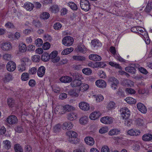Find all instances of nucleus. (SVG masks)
I'll use <instances>...</instances> for the list:
<instances>
[{
	"label": "nucleus",
	"mask_w": 152,
	"mask_h": 152,
	"mask_svg": "<svg viewBox=\"0 0 152 152\" xmlns=\"http://www.w3.org/2000/svg\"><path fill=\"white\" fill-rule=\"evenodd\" d=\"M126 102L130 104H134L136 102V100L132 97H128L126 98Z\"/></svg>",
	"instance_id": "bb28decb"
},
{
	"label": "nucleus",
	"mask_w": 152,
	"mask_h": 152,
	"mask_svg": "<svg viewBox=\"0 0 152 152\" xmlns=\"http://www.w3.org/2000/svg\"><path fill=\"white\" fill-rule=\"evenodd\" d=\"M68 94L69 95L71 96L72 97H77L78 96V94L76 92L75 90H70L68 91Z\"/></svg>",
	"instance_id": "a18cd8bd"
},
{
	"label": "nucleus",
	"mask_w": 152,
	"mask_h": 152,
	"mask_svg": "<svg viewBox=\"0 0 152 152\" xmlns=\"http://www.w3.org/2000/svg\"><path fill=\"white\" fill-rule=\"evenodd\" d=\"M126 71L132 74H134L136 71L135 68L133 67L128 66L125 68Z\"/></svg>",
	"instance_id": "72a5a7b5"
},
{
	"label": "nucleus",
	"mask_w": 152,
	"mask_h": 152,
	"mask_svg": "<svg viewBox=\"0 0 152 152\" xmlns=\"http://www.w3.org/2000/svg\"><path fill=\"white\" fill-rule=\"evenodd\" d=\"M108 81L110 83V84H119V82L118 80L114 77H110L108 79Z\"/></svg>",
	"instance_id": "ea45409f"
},
{
	"label": "nucleus",
	"mask_w": 152,
	"mask_h": 152,
	"mask_svg": "<svg viewBox=\"0 0 152 152\" xmlns=\"http://www.w3.org/2000/svg\"><path fill=\"white\" fill-rule=\"evenodd\" d=\"M81 87L80 88V90L85 91L88 89L89 88L88 85L86 83H81L80 85Z\"/></svg>",
	"instance_id": "49530a36"
},
{
	"label": "nucleus",
	"mask_w": 152,
	"mask_h": 152,
	"mask_svg": "<svg viewBox=\"0 0 152 152\" xmlns=\"http://www.w3.org/2000/svg\"><path fill=\"white\" fill-rule=\"evenodd\" d=\"M80 5L81 8L85 11H88L90 9L89 2L87 0H81Z\"/></svg>",
	"instance_id": "f03ea898"
},
{
	"label": "nucleus",
	"mask_w": 152,
	"mask_h": 152,
	"mask_svg": "<svg viewBox=\"0 0 152 152\" xmlns=\"http://www.w3.org/2000/svg\"><path fill=\"white\" fill-rule=\"evenodd\" d=\"M73 126L72 123L70 122H66L63 124L62 128L63 129L68 130L72 129Z\"/></svg>",
	"instance_id": "a211bd4d"
},
{
	"label": "nucleus",
	"mask_w": 152,
	"mask_h": 152,
	"mask_svg": "<svg viewBox=\"0 0 152 152\" xmlns=\"http://www.w3.org/2000/svg\"><path fill=\"white\" fill-rule=\"evenodd\" d=\"M7 103L10 107H12L14 105L15 101L12 98H9L7 99Z\"/></svg>",
	"instance_id": "c03bdc74"
},
{
	"label": "nucleus",
	"mask_w": 152,
	"mask_h": 152,
	"mask_svg": "<svg viewBox=\"0 0 152 152\" xmlns=\"http://www.w3.org/2000/svg\"><path fill=\"white\" fill-rule=\"evenodd\" d=\"M15 152H23V149L21 146L18 144H17L14 146Z\"/></svg>",
	"instance_id": "2f4dec72"
},
{
	"label": "nucleus",
	"mask_w": 152,
	"mask_h": 152,
	"mask_svg": "<svg viewBox=\"0 0 152 152\" xmlns=\"http://www.w3.org/2000/svg\"><path fill=\"white\" fill-rule=\"evenodd\" d=\"M127 133L130 135L137 136L140 135L141 132L139 130L131 129L129 130Z\"/></svg>",
	"instance_id": "f3484780"
},
{
	"label": "nucleus",
	"mask_w": 152,
	"mask_h": 152,
	"mask_svg": "<svg viewBox=\"0 0 152 152\" xmlns=\"http://www.w3.org/2000/svg\"><path fill=\"white\" fill-rule=\"evenodd\" d=\"M19 48L20 51L22 53L25 52L27 50L26 45L23 43L20 44L19 46Z\"/></svg>",
	"instance_id": "393cba45"
},
{
	"label": "nucleus",
	"mask_w": 152,
	"mask_h": 152,
	"mask_svg": "<svg viewBox=\"0 0 152 152\" xmlns=\"http://www.w3.org/2000/svg\"><path fill=\"white\" fill-rule=\"evenodd\" d=\"M45 69L43 66H41L37 70L38 75L40 77H42L44 75Z\"/></svg>",
	"instance_id": "ddd939ff"
},
{
	"label": "nucleus",
	"mask_w": 152,
	"mask_h": 152,
	"mask_svg": "<svg viewBox=\"0 0 152 152\" xmlns=\"http://www.w3.org/2000/svg\"><path fill=\"white\" fill-rule=\"evenodd\" d=\"M40 59V56L38 55H35L32 57V61L35 62L39 61Z\"/></svg>",
	"instance_id": "680f3d73"
},
{
	"label": "nucleus",
	"mask_w": 152,
	"mask_h": 152,
	"mask_svg": "<svg viewBox=\"0 0 152 152\" xmlns=\"http://www.w3.org/2000/svg\"><path fill=\"white\" fill-rule=\"evenodd\" d=\"M79 106L80 109L85 111L88 110L90 108L89 104L85 102H80L79 104Z\"/></svg>",
	"instance_id": "9d476101"
},
{
	"label": "nucleus",
	"mask_w": 152,
	"mask_h": 152,
	"mask_svg": "<svg viewBox=\"0 0 152 152\" xmlns=\"http://www.w3.org/2000/svg\"><path fill=\"white\" fill-rule=\"evenodd\" d=\"M135 124L136 126H143L145 124V122L143 120L138 118L135 121Z\"/></svg>",
	"instance_id": "5701e85b"
},
{
	"label": "nucleus",
	"mask_w": 152,
	"mask_h": 152,
	"mask_svg": "<svg viewBox=\"0 0 152 152\" xmlns=\"http://www.w3.org/2000/svg\"><path fill=\"white\" fill-rule=\"evenodd\" d=\"M76 137H70L68 138L67 140L72 143L76 144L77 141L75 140Z\"/></svg>",
	"instance_id": "6e6d98bb"
},
{
	"label": "nucleus",
	"mask_w": 152,
	"mask_h": 152,
	"mask_svg": "<svg viewBox=\"0 0 152 152\" xmlns=\"http://www.w3.org/2000/svg\"><path fill=\"white\" fill-rule=\"evenodd\" d=\"M72 58L75 60L80 61H83L85 60V58L84 57L80 56H74Z\"/></svg>",
	"instance_id": "a19ab883"
},
{
	"label": "nucleus",
	"mask_w": 152,
	"mask_h": 152,
	"mask_svg": "<svg viewBox=\"0 0 152 152\" xmlns=\"http://www.w3.org/2000/svg\"><path fill=\"white\" fill-rule=\"evenodd\" d=\"M50 17V14L46 12H43L40 15V18L41 19H48Z\"/></svg>",
	"instance_id": "f704fd0d"
},
{
	"label": "nucleus",
	"mask_w": 152,
	"mask_h": 152,
	"mask_svg": "<svg viewBox=\"0 0 152 152\" xmlns=\"http://www.w3.org/2000/svg\"><path fill=\"white\" fill-rule=\"evenodd\" d=\"M4 78L7 81H8L12 80V76L9 74L7 73L5 75Z\"/></svg>",
	"instance_id": "0e129e2a"
},
{
	"label": "nucleus",
	"mask_w": 152,
	"mask_h": 152,
	"mask_svg": "<svg viewBox=\"0 0 152 152\" xmlns=\"http://www.w3.org/2000/svg\"><path fill=\"white\" fill-rule=\"evenodd\" d=\"M67 5L72 10H76L77 9V7L76 4L73 2H69L67 3Z\"/></svg>",
	"instance_id": "cd10ccee"
},
{
	"label": "nucleus",
	"mask_w": 152,
	"mask_h": 152,
	"mask_svg": "<svg viewBox=\"0 0 152 152\" xmlns=\"http://www.w3.org/2000/svg\"><path fill=\"white\" fill-rule=\"evenodd\" d=\"M42 41L40 39L38 38L35 41V44L37 47H39L42 44Z\"/></svg>",
	"instance_id": "3c124183"
},
{
	"label": "nucleus",
	"mask_w": 152,
	"mask_h": 152,
	"mask_svg": "<svg viewBox=\"0 0 152 152\" xmlns=\"http://www.w3.org/2000/svg\"><path fill=\"white\" fill-rule=\"evenodd\" d=\"M50 46V44L49 42H46L43 44L42 48L43 49L47 50L49 49Z\"/></svg>",
	"instance_id": "bf43d9fd"
},
{
	"label": "nucleus",
	"mask_w": 152,
	"mask_h": 152,
	"mask_svg": "<svg viewBox=\"0 0 152 152\" xmlns=\"http://www.w3.org/2000/svg\"><path fill=\"white\" fill-rule=\"evenodd\" d=\"M101 115L99 112H94L90 115L89 117L91 119L95 120L99 118Z\"/></svg>",
	"instance_id": "4468645a"
},
{
	"label": "nucleus",
	"mask_w": 152,
	"mask_h": 152,
	"mask_svg": "<svg viewBox=\"0 0 152 152\" xmlns=\"http://www.w3.org/2000/svg\"><path fill=\"white\" fill-rule=\"evenodd\" d=\"M6 67L8 71L10 72H12L15 69L16 67V65L14 62L10 61L7 63Z\"/></svg>",
	"instance_id": "0eeeda50"
},
{
	"label": "nucleus",
	"mask_w": 152,
	"mask_h": 152,
	"mask_svg": "<svg viewBox=\"0 0 152 152\" xmlns=\"http://www.w3.org/2000/svg\"><path fill=\"white\" fill-rule=\"evenodd\" d=\"M77 117L76 113L72 112L67 114V118L68 120L72 121L76 119Z\"/></svg>",
	"instance_id": "aec40b11"
},
{
	"label": "nucleus",
	"mask_w": 152,
	"mask_h": 152,
	"mask_svg": "<svg viewBox=\"0 0 152 152\" xmlns=\"http://www.w3.org/2000/svg\"><path fill=\"white\" fill-rule=\"evenodd\" d=\"M152 9V2H148L147 5L145 8L144 11L146 13L150 12Z\"/></svg>",
	"instance_id": "a878e982"
},
{
	"label": "nucleus",
	"mask_w": 152,
	"mask_h": 152,
	"mask_svg": "<svg viewBox=\"0 0 152 152\" xmlns=\"http://www.w3.org/2000/svg\"><path fill=\"white\" fill-rule=\"evenodd\" d=\"M91 43L92 46L94 47L101 46L102 45L101 43L99 42V40H96L95 39L92 40L91 42Z\"/></svg>",
	"instance_id": "4c0bfd02"
},
{
	"label": "nucleus",
	"mask_w": 152,
	"mask_h": 152,
	"mask_svg": "<svg viewBox=\"0 0 152 152\" xmlns=\"http://www.w3.org/2000/svg\"><path fill=\"white\" fill-rule=\"evenodd\" d=\"M66 134L69 137H77V134L76 132L73 131H69L66 132Z\"/></svg>",
	"instance_id": "37998d69"
},
{
	"label": "nucleus",
	"mask_w": 152,
	"mask_h": 152,
	"mask_svg": "<svg viewBox=\"0 0 152 152\" xmlns=\"http://www.w3.org/2000/svg\"><path fill=\"white\" fill-rule=\"evenodd\" d=\"M88 119V117L87 116H83L80 118V123L82 125H85L87 123Z\"/></svg>",
	"instance_id": "b1692460"
},
{
	"label": "nucleus",
	"mask_w": 152,
	"mask_h": 152,
	"mask_svg": "<svg viewBox=\"0 0 152 152\" xmlns=\"http://www.w3.org/2000/svg\"><path fill=\"white\" fill-rule=\"evenodd\" d=\"M85 141L87 145L90 146L93 145L94 143V139L91 137H86L85 139Z\"/></svg>",
	"instance_id": "2eb2a0df"
},
{
	"label": "nucleus",
	"mask_w": 152,
	"mask_h": 152,
	"mask_svg": "<svg viewBox=\"0 0 152 152\" xmlns=\"http://www.w3.org/2000/svg\"><path fill=\"white\" fill-rule=\"evenodd\" d=\"M60 80L62 83H68L71 82L72 80V78L71 77L66 76L61 77Z\"/></svg>",
	"instance_id": "dca6fc26"
},
{
	"label": "nucleus",
	"mask_w": 152,
	"mask_h": 152,
	"mask_svg": "<svg viewBox=\"0 0 152 152\" xmlns=\"http://www.w3.org/2000/svg\"><path fill=\"white\" fill-rule=\"evenodd\" d=\"M52 88L53 91L56 93H59L60 91V88L58 86H53Z\"/></svg>",
	"instance_id": "052dcab7"
},
{
	"label": "nucleus",
	"mask_w": 152,
	"mask_h": 152,
	"mask_svg": "<svg viewBox=\"0 0 152 152\" xmlns=\"http://www.w3.org/2000/svg\"><path fill=\"white\" fill-rule=\"evenodd\" d=\"M137 107L138 110L141 113H145L147 112V109L145 106L142 103H138L137 104Z\"/></svg>",
	"instance_id": "9b49d317"
},
{
	"label": "nucleus",
	"mask_w": 152,
	"mask_h": 152,
	"mask_svg": "<svg viewBox=\"0 0 152 152\" xmlns=\"http://www.w3.org/2000/svg\"><path fill=\"white\" fill-rule=\"evenodd\" d=\"M121 114L123 118L124 119L129 118L130 115V112L126 107L124 108Z\"/></svg>",
	"instance_id": "1a4fd4ad"
},
{
	"label": "nucleus",
	"mask_w": 152,
	"mask_h": 152,
	"mask_svg": "<svg viewBox=\"0 0 152 152\" xmlns=\"http://www.w3.org/2000/svg\"><path fill=\"white\" fill-rule=\"evenodd\" d=\"M96 67H100L101 68L104 67L106 65V64L103 62H97L96 63Z\"/></svg>",
	"instance_id": "4d7b16f0"
},
{
	"label": "nucleus",
	"mask_w": 152,
	"mask_h": 152,
	"mask_svg": "<svg viewBox=\"0 0 152 152\" xmlns=\"http://www.w3.org/2000/svg\"><path fill=\"white\" fill-rule=\"evenodd\" d=\"M88 58L90 59L95 61H100L102 59V58L100 56L94 54L90 55Z\"/></svg>",
	"instance_id": "f8f14e48"
},
{
	"label": "nucleus",
	"mask_w": 152,
	"mask_h": 152,
	"mask_svg": "<svg viewBox=\"0 0 152 152\" xmlns=\"http://www.w3.org/2000/svg\"><path fill=\"white\" fill-rule=\"evenodd\" d=\"M95 84L98 87L103 88L106 87L107 85L106 82L101 79L97 80L95 82Z\"/></svg>",
	"instance_id": "6e6552de"
},
{
	"label": "nucleus",
	"mask_w": 152,
	"mask_h": 152,
	"mask_svg": "<svg viewBox=\"0 0 152 152\" xmlns=\"http://www.w3.org/2000/svg\"><path fill=\"white\" fill-rule=\"evenodd\" d=\"M124 124L127 126H130L132 124L131 120L129 118L125 119Z\"/></svg>",
	"instance_id": "e2e57ef3"
},
{
	"label": "nucleus",
	"mask_w": 152,
	"mask_h": 152,
	"mask_svg": "<svg viewBox=\"0 0 152 152\" xmlns=\"http://www.w3.org/2000/svg\"><path fill=\"white\" fill-rule=\"evenodd\" d=\"M53 27L55 29L58 30L61 28V25L60 23H57L54 24Z\"/></svg>",
	"instance_id": "69168bd1"
},
{
	"label": "nucleus",
	"mask_w": 152,
	"mask_h": 152,
	"mask_svg": "<svg viewBox=\"0 0 152 152\" xmlns=\"http://www.w3.org/2000/svg\"><path fill=\"white\" fill-rule=\"evenodd\" d=\"M142 139L145 141H149L152 140V134L149 133L145 134L142 136Z\"/></svg>",
	"instance_id": "6ab92c4d"
},
{
	"label": "nucleus",
	"mask_w": 152,
	"mask_h": 152,
	"mask_svg": "<svg viewBox=\"0 0 152 152\" xmlns=\"http://www.w3.org/2000/svg\"><path fill=\"white\" fill-rule=\"evenodd\" d=\"M120 132V130L117 129H114L110 130L108 132L109 135L112 136L118 134Z\"/></svg>",
	"instance_id": "7c9ffc66"
},
{
	"label": "nucleus",
	"mask_w": 152,
	"mask_h": 152,
	"mask_svg": "<svg viewBox=\"0 0 152 152\" xmlns=\"http://www.w3.org/2000/svg\"><path fill=\"white\" fill-rule=\"evenodd\" d=\"M113 118L111 117L105 116L102 118L100 121L103 123L105 124H110L113 122Z\"/></svg>",
	"instance_id": "423d86ee"
},
{
	"label": "nucleus",
	"mask_w": 152,
	"mask_h": 152,
	"mask_svg": "<svg viewBox=\"0 0 152 152\" xmlns=\"http://www.w3.org/2000/svg\"><path fill=\"white\" fill-rule=\"evenodd\" d=\"M73 50V48L72 47L66 48L62 51L61 54L62 55H67L71 53Z\"/></svg>",
	"instance_id": "c85d7f7f"
},
{
	"label": "nucleus",
	"mask_w": 152,
	"mask_h": 152,
	"mask_svg": "<svg viewBox=\"0 0 152 152\" xmlns=\"http://www.w3.org/2000/svg\"><path fill=\"white\" fill-rule=\"evenodd\" d=\"M77 50L80 53H86V48L84 45H81L77 46Z\"/></svg>",
	"instance_id": "e433bc0d"
},
{
	"label": "nucleus",
	"mask_w": 152,
	"mask_h": 152,
	"mask_svg": "<svg viewBox=\"0 0 152 152\" xmlns=\"http://www.w3.org/2000/svg\"><path fill=\"white\" fill-rule=\"evenodd\" d=\"M50 10L53 13H56L59 11V8L57 5H54L50 7Z\"/></svg>",
	"instance_id": "473e14b6"
},
{
	"label": "nucleus",
	"mask_w": 152,
	"mask_h": 152,
	"mask_svg": "<svg viewBox=\"0 0 152 152\" xmlns=\"http://www.w3.org/2000/svg\"><path fill=\"white\" fill-rule=\"evenodd\" d=\"M33 25L36 27H40L42 25L39 20H33Z\"/></svg>",
	"instance_id": "8fccbe9b"
},
{
	"label": "nucleus",
	"mask_w": 152,
	"mask_h": 152,
	"mask_svg": "<svg viewBox=\"0 0 152 152\" xmlns=\"http://www.w3.org/2000/svg\"><path fill=\"white\" fill-rule=\"evenodd\" d=\"M36 84V83L35 80L33 79L30 80L28 82V84L29 86L31 87H33L35 86Z\"/></svg>",
	"instance_id": "338daca9"
},
{
	"label": "nucleus",
	"mask_w": 152,
	"mask_h": 152,
	"mask_svg": "<svg viewBox=\"0 0 152 152\" xmlns=\"http://www.w3.org/2000/svg\"><path fill=\"white\" fill-rule=\"evenodd\" d=\"M63 108L64 110L68 112L72 111L75 109V108L73 106L69 105H66L63 107Z\"/></svg>",
	"instance_id": "58836bf2"
},
{
	"label": "nucleus",
	"mask_w": 152,
	"mask_h": 152,
	"mask_svg": "<svg viewBox=\"0 0 152 152\" xmlns=\"http://www.w3.org/2000/svg\"><path fill=\"white\" fill-rule=\"evenodd\" d=\"M50 59L49 54L47 53H44L41 57L42 60L45 61H48Z\"/></svg>",
	"instance_id": "c9c22d12"
},
{
	"label": "nucleus",
	"mask_w": 152,
	"mask_h": 152,
	"mask_svg": "<svg viewBox=\"0 0 152 152\" xmlns=\"http://www.w3.org/2000/svg\"><path fill=\"white\" fill-rule=\"evenodd\" d=\"M115 106V103L113 102H110L107 105V108L108 110H110L114 108Z\"/></svg>",
	"instance_id": "603ef678"
},
{
	"label": "nucleus",
	"mask_w": 152,
	"mask_h": 152,
	"mask_svg": "<svg viewBox=\"0 0 152 152\" xmlns=\"http://www.w3.org/2000/svg\"><path fill=\"white\" fill-rule=\"evenodd\" d=\"M3 147L7 150L10 149L11 147V143L8 140H4L3 142Z\"/></svg>",
	"instance_id": "4be33fe9"
},
{
	"label": "nucleus",
	"mask_w": 152,
	"mask_h": 152,
	"mask_svg": "<svg viewBox=\"0 0 152 152\" xmlns=\"http://www.w3.org/2000/svg\"><path fill=\"white\" fill-rule=\"evenodd\" d=\"M108 64L112 66H114L115 67L118 68L119 69H121V67L118 64H115L112 61L109 62Z\"/></svg>",
	"instance_id": "5fc2aeb1"
},
{
	"label": "nucleus",
	"mask_w": 152,
	"mask_h": 152,
	"mask_svg": "<svg viewBox=\"0 0 152 152\" xmlns=\"http://www.w3.org/2000/svg\"><path fill=\"white\" fill-rule=\"evenodd\" d=\"M61 126L59 124H58L55 126L53 128V131L56 133L59 132L61 130Z\"/></svg>",
	"instance_id": "09e8293b"
},
{
	"label": "nucleus",
	"mask_w": 152,
	"mask_h": 152,
	"mask_svg": "<svg viewBox=\"0 0 152 152\" xmlns=\"http://www.w3.org/2000/svg\"><path fill=\"white\" fill-rule=\"evenodd\" d=\"M57 53L56 51H53L49 55L50 58L52 60V61L53 63L57 62L60 60V58L57 56Z\"/></svg>",
	"instance_id": "20e7f679"
},
{
	"label": "nucleus",
	"mask_w": 152,
	"mask_h": 152,
	"mask_svg": "<svg viewBox=\"0 0 152 152\" xmlns=\"http://www.w3.org/2000/svg\"><path fill=\"white\" fill-rule=\"evenodd\" d=\"M1 48L4 51H8L11 50L12 46L10 42H7L2 43L1 45Z\"/></svg>",
	"instance_id": "7ed1b4c3"
},
{
	"label": "nucleus",
	"mask_w": 152,
	"mask_h": 152,
	"mask_svg": "<svg viewBox=\"0 0 152 152\" xmlns=\"http://www.w3.org/2000/svg\"><path fill=\"white\" fill-rule=\"evenodd\" d=\"M7 122L10 125L16 124L18 121V119L15 115H12L8 117L7 119Z\"/></svg>",
	"instance_id": "39448f33"
},
{
	"label": "nucleus",
	"mask_w": 152,
	"mask_h": 152,
	"mask_svg": "<svg viewBox=\"0 0 152 152\" xmlns=\"http://www.w3.org/2000/svg\"><path fill=\"white\" fill-rule=\"evenodd\" d=\"M24 7L27 10L31 11L33 9L34 6L29 2H26L24 4Z\"/></svg>",
	"instance_id": "412c9836"
},
{
	"label": "nucleus",
	"mask_w": 152,
	"mask_h": 152,
	"mask_svg": "<svg viewBox=\"0 0 152 152\" xmlns=\"http://www.w3.org/2000/svg\"><path fill=\"white\" fill-rule=\"evenodd\" d=\"M102 152H110V149L108 146H104L101 149Z\"/></svg>",
	"instance_id": "774afa93"
},
{
	"label": "nucleus",
	"mask_w": 152,
	"mask_h": 152,
	"mask_svg": "<svg viewBox=\"0 0 152 152\" xmlns=\"http://www.w3.org/2000/svg\"><path fill=\"white\" fill-rule=\"evenodd\" d=\"M21 79L23 81H26L28 80L29 76L28 74L27 73H23L21 75Z\"/></svg>",
	"instance_id": "de8ad7c7"
},
{
	"label": "nucleus",
	"mask_w": 152,
	"mask_h": 152,
	"mask_svg": "<svg viewBox=\"0 0 152 152\" xmlns=\"http://www.w3.org/2000/svg\"><path fill=\"white\" fill-rule=\"evenodd\" d=\"M63 109V107L61 105L56 106L55 108L54 112L55 113H57L59 112L60 113L61 112V110Z\"/></svg>",
	"instance_id": "864d4df0"
},
{
	"label": "nucleus",
	"mask_w": 152,
	"mask_h": 152,
	"mask_svg": "<svg viewBox=\"0 0 152 152\" xmlns=\"http://www.w3.org/2000/svg\"><path fill=\"white\" fill-rule=\"evenodd\" d=\"M108 130V129L107 127H104L100 129L99 131V132L101 134H104L107 132Z\"/></svg>",
	"instance_id": "13d9d810"
},
{
	"label": "nucleus",
	"mask_w": 152,
	"mask_h": 152,
	"mask_svg": "<svg viewBox=\"0 0 152 152\" xmlns=\"http://www.w3.org/2000/svg\"><path fill=\"white\" fill-rule=\"evenodd\" d=\"M62 43L65 46H69L72 44L74 39L70 36H66L64 37L62 40Z\"/></svg>",
	"instance_id": "f257e3e1"
},
{
	"label": "nucleus",
	"mask_w": 152,
	"mask_h": 152,
	"mask_svg": "<svg viewBox=\"0 0 152 152\" xmlns=\"http://www.w3.org/2000/svg\"><path fill=\"white\" fill-rule=\"evenodd\" d=\"M82 71L84 74L87 75H90L92 72L91 69L88 68H84L83 69Z\"/></svg>",
	"instance_id": "79ce46f5"
},
{
	"label": "nucleus",
	"mask_w": 152,
	"mask_h": 152,
	"mask_svg": "<svg viewBox=\"0 0 152 152\" xmlns=\"http://www.w3.org/2000/svg\"><path fill=\"white\" fill-rule=\"evenodd\" d=\"M81 83V81L74 80L71 83L70 85L72 87H76L80 86Z\"/></svg>",
	"instance_id": "c756f323"
}]
</instances>
